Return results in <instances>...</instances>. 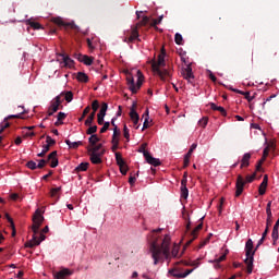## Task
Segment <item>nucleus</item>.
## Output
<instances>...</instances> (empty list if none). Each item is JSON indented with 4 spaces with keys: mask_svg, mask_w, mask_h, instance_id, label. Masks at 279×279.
Returning <instances> with one entry per match:
<instances>
[{
    "mask_svg": "<svg viewBox=\"0 0 279 279\" xmlns=\"http://www.w3.org/2000/svg\"><path fill=\"white\" fill-rule=\"evenodd\" d=\"M156 232H162V229L154 230L150 234L151 239L149 240V251L154 265L165 263V260H169L171 258V251L169 247V245H171V238L169 235H165L163 239H160Z\"/></svg>",
    "mask_w": 279,
    "mask_h": 279,
    "instance_id": "nucleus-1",
    "label": "nucleus"
},
{
    "mask_svg": "<svg viewBox=\"0 0 279 279\" xmlns=\"http://www.w3.org/2000/svg\"><path fill=\"white\" fill-rule=\"evenodd\" d=\"M99 141L100 138L97 134L90 135L88 138L90 146L87 147V154L92 165H101L104 162L101 158L106 155V148H104V144H97Z\"/></svg>",
    "mask_w": 279,
    "mask_h": 279,
    "instance_id": "nucleus-2",
    "label": "nucleus"
},
{
    "mask_svg": "<svg viewBox=\"0 0 279 279\" xmlns=\"http://www.w3.org/2000/svg\"><path fill=\"white\" fill-rule=\"evenodd\" d=\"M45 221V217L43 214H40V209H37L35 211V215L33 216V226L32 230L34 232L33 238L31 241L25 243V247H29L31 250L33 247H36V245H39L45 241L46 236L45 234L40 233L39 239H38V230H40V226H43V222Z\"/></svg>",
    "mask_w": 279,
    "mask_h": 279,
    "instance_id": "nucleus-3",
    "label": "nucleus"
},
{
    "mask_svg": "<svg viewBox=\"0 0 279 279\" xmlns=\"http://www.w3.org/2000/svg\"><path fill=\"white\" fill-rule=\"evenodd\" d=\"M167 56V50L165 47L161 48V52L158 56L157 61L154 59L150 61L151 70L160 77L162 82H169L171 80V71L167 69H160L167 65L165 57Z\"/></svg>",
    "mask_w": 279,
    "mask_h": 279,
    "instance_id": "nucleus-4",
    "label": "nucleus"
},
{
    "mask_svg": "<svg viewBox=\"0 0 279 279\" xmlns=\"http://www.w3.org/2000/svg\"><path fill=\"white\" fill-rule=\"evenodd\" d=\"M256 254V251H254V242L252 239H248L245 243V255L246 258L244 260L246 265V271L247 274H252L254 271V255Z\"/></svg>",
    "mask_w": 279,
    "mask_h": 279,
    "instance_id": "nucleus-5",
    "label": "nucleus"
},
{
    "mask_svg": "<svg viewBox=\"0 0 279 279\" xmlns=\"http://www.w3.org/2000/svg\"><path fill=\"white\" fill-rule=\"evenodd\" d=\"M126 84L129 89L133 95L138 93L140 88L143 86V72L141 70L137 71V82L134 83V76L131 73H126Z\"/></svg>",
    "mask_w": 279,
    "mask_h": 279,
    "instance_id": "nucleus-6",
    "label": "nucleus"
},
{
    "mask_svg": "<svg viewBox=\"0 0 279 279\" xmlns=\"http://www.w3.org/2000/svg\"><path fill=\"white\" fill-rule=\"evenodd\" d=\"M254 180H256V172L251 175H246V179H243V175L239 174L235 182V197H240L243 193L245 184H251V182H254Z\"/></svg>",
    "mask_w": 279,
    "mask_h": 279,
    "instance_id": "nucleus-7",
    "label": "nucleus"
},
{
    "mask_svg": "<svg viewBox=\"0 0 279 279\" xmlns=\"http://www.w3.org/2000/svg\"><path fill=\"white\" fill-rule=\"evenodd\" d=\"M147 23H149V17L144 15L142 21L132 27L131 34L129 37H125L124 43H134V40H141L138 39V27H145Z\"/></svg>",
    "mask_w": 279,
    "mask_h": 279,
    "instance_id": "nucleus-8",
    "label": "nucleus"
},
{
    "mask_svg": "<svg viewBox=\"0 0 279 279\" xmlns=\"http://www.w3.org/2000/svg\"><path fill=\"white\" fill-rule=\"evenodd\" d=\"M49 161H51L50 167L52 169H56V167H58V151L57 150H53L52 153H50L48 155L47 159H39L37 169H45V167L47 166V163Z\"/></svg>",
    "mask_w": 279,
    "mask_h": 279,
    "instance_id": "nucleus-9",
    "label": "nucleus"
},
{
    "mask_svg": "<svg viewBox=\"0 0 279 279\" xmlns=\"http://www.w3.org/2000/svg\"><path fill=\"white\" fill-rule=\"evenodd\" d=\"M146 148H147V144H142L141 147L138 148V153L143 154L148 165H151L153 167H160L161 165L160 159L154 158L151 154H149V151L146 150Z\"/></svg>",
    "mask_w": 279,
    "mask_h": 279,
    "instance_id": "nucleus-10",
    "label": "nucleus"
},
{
    "mask_svg": "<svg viewBox=\"0 0 279 279\" xmlns=\"http://www.w3.org/2000/svg\"><path fill=\"white\" fill-rule=\"evenodd\" d=\"M195 269H186L184 272H182V269L174 267L168 271L170 276L173 278H186V276H191Z\"/></svg>",
    "mask_w": 279,
    "mask_h": 279,
    "instance_id": "nucleus-11",
    "label": "nucleus"
},
{
    "mask_svg": "<svg viewBox=\"0 0 279 279\" xmlns=\"http://www.w3.org/2000/svg\"><path fill=\"white\" fill-rule=\"evenodd\" d=\"M62 101H64V99H62L61 96H56L51 100L50 109L52 110V112H58L59 110H62V108H64V106H62Z\"/></svg>",
    "mask_w": 279,
    "mask_h": 279,
    "instance_id": "nucleus-12",
    "label": "nucleus"
},
{
    "mask_svg": "<svg viewBox=\"0 0 279 279\" xmlns=\"http://www.w3.org/2000/svg\"><path fill=\"white\" fill-rule=\"evenodd\" d=\"M25 111H22L21 113L19 114H12V116H9L8 118L4 119V121L0 124V134H3V132L5 130H8V128H10V122H8V119H22L21 114H24Z\"/></svg>",
    "mask_w": 279,
    "mask_h": 279,
    "instance_id": "nucleus-13",
    "label": "nucleus"
},
{
    "mask_svg": "<svg viewBox=\"0 0 279 279\" xmlns=\"http://www.w3.org/2000/svg\"><path fill=\"white\" fill-rule=\"evenodd\" d=\"M182 76L184 77V80H186L189 82V84H193V82L195 80V75H193V68H191V65H187L183 70Z\"/></svg>",
    "mask_w": 279,
    "mask_h": 279,
    "instance_id": "nucleus-14",
    "label": "nucleus"
},
{
    "mask_svg": "<svg viewBox=\"0 0 279 279\" xmlns=\"http://www.w3.org/2000/svg\"><path fill=\"white\" fill-rule=\"evenodd\" d=\"M74 58H76V60H78V62H83V64H85L86 66H90L93 64V57H88L86 54H75Z\"/></svg>",
    "mask_w": 279,
    "mask_h": 279,
    "instance_id": "nucleus-15",
    "label": "nucleus"
},
{
    "mask_svg": "<svg viewBox=\"0 0 279 279\" xmlns=\"http://www.w3.org/2000/svg\"><path fill=\"white\" fill-rule=\"evenodd\" d=\"M69 276H73V270L69 268H62L61 270L54 274L56 279H64V278H69Z\"/></svg>",
    "mask_w": 279,
    "mask_h": 279,
    "instance_id": "nucleus-16",
    "label": "nucleus"
},
{
    "mask_svg": "<svg viewBox=\"0 0 279 279\" xmlns=\"http://www.w3.org/2000/svg\"><path fill=\"white\" fill-rule=\"evenodd\" d=\"M269 182V178L267 177V174L264 175V179L262 181V183L259 184L258 187V194L259 195H265V193H267V184Z\"/></svg>",
    "mask_w": 279,
    "mask_h": 279,
    "instance_id": "nucleus-17",
    "label": "nucleus"
},
{
    "mask_svg": "<svg viewBox=\"0 0 279 279\" xmlns=\"http://www.w3.org/2000/svg\"><path fill=\"white\" fill-rule=\"evenodd\" d=\"M204 228V222L197 225V227L191 232V239L186 242V245H191L197 239V232Z\"/></svg>",
    "mask_w": 279,
    "mask_h": 279,
    "instance_id": "nucleus-18",
    "label": "nucleus"
},
{
    "mask_svg": "<svg viewBox=\"0 0 279 279\" xmlns=\"http://www.w3.org/2000/svg\"><path fill=\"white\" fill-rule=\"evenodd\" d=\"M129 114H130L131 121H140L141 120L138 112H136V102H133Z\"/></svg>",
    "mask_w": 279,
    "mask_h": 279,
    "instance_id": "nucleus-19",
    "label": "nucleus"
},
{
    "mask_svg": "<svg viewBox=\"0 0 279 279\" xmlns=\"http://www.w3.org/2000/svg\"><path fill=\"white\" fill-rule=\"evenodd\" d=\"M252 158V154L245 153L241 160L240 169L247 167L250 165V159Z\"/></svg>",
    "mask_w": 279,
    "mask_h": 279,
    "instance_id": "nucleus-20",
    "label": "nucleus"
},
{
    "mask_svg": "<svg viewBox=\"0 0 279 279\" xmlns=\"http://www.w3.org/2000/svg\"><path fill=\"white\" fill-rule=\"evenodd\" d=\"M209 108L211 110H217L218 112H220V114H222V117H226L228 114V112L226 111V108L219 107L215 102H210Z\"/></svg>",
    "mask_w": 279,
    "mask_h": 279,
    "instance_id": "nucleus-21",
    "label": "nucleus"
},
{
    "mask_svg": "<svg viewBox=\"0 0 279 279\" xmlns=\"http://www.w3.org/2000/svg\"><path fill=\"white\" fill-rule=\"evenodd\" d=\"M177 265H184L185 267H199V262L198 260H194V262H189V260H180L177 262Z\"/></svg>",
    "mask_w": 279,
    "mask_h": 279,
    "instance_id": "nucleus-22",
    "label": "nucleus"
},
{
    "mask_svg": "<svg viewBox=\"0 0 279 279\" xmlns=\"http://www.w3.org/2000/svg\"><path fill=\"white\" fill-rule=\"evenodd\" d=\"M61 57L64 62V66H69V69H72L73 64H75V61H73V59H71L66 54H61Z\"/></svg>",
    "mask_w": 279,
    "mask_h": 279,
    "instance_id": "nucleus-23",
    "label": "nucleus"
},
{
    "mask_svg": "<svg viewBox=\"0 0 279 279\" xmlns=\"http://www.w3.org/2000/svg\"><path fill=\"white\" fill-rule=\"evenodd\" d=\"M76 80L78 82H82L83 84H88V76L84 72H77L76 74Z\"/></svg>",
    "mask_w": 279,
    "mask_h": 279,
    "instance_id": "nucleus-24",
    "label": "nucleus"
},
{
    "mask_svg": "<svg viewBox=\"0 0 279 279\" xmlns=\"http://www.w3.org/2000/svg\"><path fill=\"white\" fill-rule=\"evenodd\" d=\"M65 144L70 147V149H77L80 145H84L82 141L78 142H71L70 140H65Z\"/></svg>",
    "mask_w": 279,
    "mask_h": 279,
    "instance_id": "nucleus-25",
    "label": "nucleus"
},
{
    "mask_svg": "<svg viewBox=\"0 0 279 279\" xmlns=\"http://www.w3.org/2000/svg\"><path fill=\"white\" fill-rule=\"evenodd\" d=\"M59 96H61V98L64 97L68 104H71L73 101V92H62Z\"/></svg>",
    "mask_w": 279,
    "mask_h": 279,
    "instance_id": "nucleus-26",
    "label": "nucleus"
},
{
    "mask_svg": "<svg viewBox=\"0 0 279 279\" xmlns=\"http://www.w3.org/2000/svg\"><path fill=\"white\" fill-rule=\"evenodd\" d=\"M279 226L275 225L271 232V239L272 241H278L279 239V232H278Z\"/></svg>",
    "mask_w": 279,
    "mask_h": 279,
    "instance_id": "nucleus-27",
    "label": "nucleus"
},
{
    "mask_svg": "<svg viewBox=\"0 0 279 279\" xmlns=\"http://www.w3.org/2000/svg\"><path fill=\"white\" fill-rule=\"evenodd\" d=\"M146 116L145 121L143 123V129L142 130H147L149 128V110L146 109V112L144 113Z\"/></svg>",
    "mask_w": 279,
    "mask_h": 279,
    "instance_id": "nucleus-28",
    "label": "nucleus"
},
{
    "mask_svg": "<svg viewBox=\"0 0 279 279\" xmlns=\"http://www.w3.org/2000/svg\"><path fill=\"white\" fill-rule=\"evenodd\" d=\"M95 112H92L88 117H87V119L85 120V125L86 126H90V125H93V121H95Z\"/></svg>",
    "mask_w": 279,
    "mask_h": 279,
    "instance_id": "nucleus-29",
    "label": "nucleus"
},
{
    "mask_svg": "<svg viewBox=\"0 0 279 279\" xmlns=\"http://www.w3.org/2000/svg\"><path fill=\"white\" fill-rule=\"evenodd\" d=\"M119 136H121V131L119 130L118 126H116L113 129V135H112V141L111 142H114V141L119 142Z\"/></svg>",
    "mask_w": 279,
    "mask_h": 279,
    "instance_id": "nucleus-30",
    "label": "nucleus"
},
{
    "mask_svg": "<svg viewBox=\"0 0 279 279\" xmlns=\"http://www.w3.org/2000/svg\"><path fill=\"white\" fill-rule=\"evenodd\" d=\"M53 23L56 25H59V27H69V25H71V24L64 23V21H62V19H60V17L54 19Z\"/></svg>",
    "mask_w": 279,
    "mask_h": 279,
    "instance_id": "nucleus-31",
    "label": "nucleus"
},
{
    "mask_svg": "<svg viewBox=\"0 0 279 279\" xmlns=\"http://www.w3.org/2000/svg\"><path fill=\"white\" fill-rule=\"evenodd\" d=\"M266 215H267L266 227L271 228L274 223V215L271 213H268Z\"/></svg>",
    "mask_w": 279,
    "mask_h": 279,
    "instance_id": "nucleus-32",
    "label": "nucleus"
},
{
    "mask_svg": "<svg viewBox=\"0 0 279 279\" xmlns=\"http://www.w3.org/2000/svg\"><path fill=\"white\" fill-rule=\"evenodd\" d=\"M106 112H108V105L106 102H102L98 114H100L101 117H106Z\"/></svg>",
    "mask_w": 279,
    "mask_h": 279,
    "instance_id": "nucleus-33",
    "label": "nucleus"
},
{
    "mask_svg": "<svg viewBox=\"0 0 279 279\" xmlns=\"http://www.w3.org/2000/svg\"><path fill=\"white\" fill-rule=\"evenodd\" d=\"M28 25L33 29H43V25H40V23H38V22L29 21Z\"/></svg>",
    "mask_w": 279,
    "mask_h": 279,
    "instance_id": "nucleus-34",
    "label": "nucleus"
},
{
    "mask_svg": "<svg viewBox=\"0 0 279 279\" xmlns=\"http://www.w3.org/2000/svg\"><path fill=\"white\" fill-rule=\"evenodd\" d=\"M46 146L51 149L52 145H56V140L51 138V136L47 135L46 136Z\"/></svg>",
    "mask_w": 279,
    "mask_h": 279,
    "instance_id": "nucleus-35",
    "label": "nucleus"
},
{
    "mask_svg": "<svg viewBox=\"0 0 279 279\" xmlns=\"http://www.w3.org/2000/svg\"><path fill=\"white\" fill-rule=\"evenodd\" d=\"M49 149H51V148H49V146L44 145L41 153L37 154L38 158H45V156H47V153L49 151Z\"/></svg>",
    "mask_w": 279,
    "mask_h": 279,
    "instance_id": "nucleus-36",
    "label": "nucleus"
},
{
    "mask_svg": "<svg viewBox=\"0 0 279 279\" xmlns=\"http://www.w3.org/2000/svg\"><path fill=\"white\" fill-rule=\"evenodd\" d=\"M26 167L28 169H31L32 171H35V169H38V165L36 163V161L34 160H31L26 163Z\"/></svg>",
    "mask_w": 279,
    "mask_h": 279,
    "instance_id": "nucleus-37",
    "label": "nucleus"
},
{
    "mask_svg": "<svg viewBox=\"0 0 279 279\" xmlns=\"http://www.w3.org/2000/svg\"><path fill=\"white\" fill-rule=\"evenodd\" d=\"M88 112H90V106H87L84 110H83V114L81 118H78V122L82 123V121H84V119L86 118V114H88Z\"/></svg>",
    "mask_w": 279,
    "mask_h": 279,
    "instance_id": "nucleus-38",
    "label": "nucleus"
},
{
    "mask_svg": "<svg viewBox=\"0 0 279 279\" xmlns=\"http://www.w3.org/2000/svg\"><path fill=\"white\" fill-rule=\"evenodd\" d=\"M88 162H82L76 167V171H86L88 169Z\"/></svg>",
    "mask_w": 279,
    "mask_h": 279,
    "instance_id": "nucleus-39",
    "label": "nucleus"
},
{
    "mask_svg": "<svg viewBox=\"0 0 279 279\" xmlns=\"http://www.w3.org/2000/svg\"><path fill=\"white\" fill-rule=\"evenodd\" d=\"M183 38H182V35L180 34V33H177L175 35H174V43L177 44V45H183Z\"/></svg>",
    "mask_w": 279,
    "mask_h": 279,
    "instance_id": "nucleus-40",
    "label": "nucleus"
},
{
    "mask_svg": "<svg viewBox=\"0 0 279 279\" xmlns=\"http://www.w3.org/2000/svg\"><path fill=\"white\" fill-rule=\"evenodd\" d=\"M92 112H94V114H96L97 113V111L99 110V100H94L93 102H92Z\"/></svg>",
    "mask_w": 279,
    "mask_h": 279,
    "instance_id": "nucleus-41",
    "label": "nucleus"
},
{
    "mask_svg": "<svg viewBox=\"0 0 279 279\" xmlns=\"http://www.w3.org/2000/svg\"><path fill=\"white\" fill-rule=\"evenodd\" d=\"M180 253V246L179 245H174L172 251H171V256L173 258H178V254Z\"/></svg>",
    "mask_w": 279,
    "mask_h": 279,
    "instance_id": "nucleus-42",
    "label": "nucleus"
},
{
    "mask_svg": "<svg viewBox=\"0 0 279 279\" xmlns=\"http://www.w3.org/2000/svg\"><path fill=\"white\" fill-rule=\"evenodd\" d=\"M195 149H197V144L196 143L191 145V147H190V149H189V151L185 156H187V158H191V156H193V151H195Z\"/></svg>",
    "mask_w": 279,
    "mask_h": 279,
    "instance_id": "nucleus-43",
    "label": "nucleus"
},
{
    "mask_svg": "<svg viewBox=\"0 0 279 279\" xmlns=\"http://www.w3.org/2000/svg\"><path fill=\"white\" fill-rule=\"evenodd\" d=\"M181 197L183 199H187L189 198V187H181Z\"/></svg>",
    "mask_w": 279,
    "mask_h": 279,
    "instance_id": "nucleus-44",
    "label": "nucleus"
},
{
    "mask_svg": "<svg viewBox=\"0 0 279 279\" xmlns=\"http://www.w3.org/2000/svg\"><path fill=\"white\" fill-rule=\"evenodd\" d=\"M213 236V234H209L205 240H203L199 245H198V250H202V247H204L207 243L210 242V238Z\"/></svg>",
    "mask_w": 279,
    "mask_h": 279,
    "instance_id": "nucleus-45",
    "label": "nucleus"
},
{
    "mask_svg": "<svg viewBox=\"0 0 279 279\" xmlns=\"http://www.w3.org/2000/svg\"><path fill=\"white\" fill-rule=\"evenodd\" d=\"M60 191H62V187H61V186H59V187H52V189L50 190V195H51V197H56V196L58 195V193H60Z\"/></svg>",
    "mask_w": 279,
    "mask_h": 279,
    "instance_id": "nucleus-46",
    "label": "nucleus"
},
{
    "mask_svg": "<svg viewBox=\"0 0 279 279\" xmlns=\"http://www.w3.org/2000/svg\"><path fill=\"white\" fill-rule=\"evenodd\" d=\"M97 132V125H94V126H90L89 125V128L87 129V131H86V134H88V135H95V133Z\"/></svg>",
    "mask_w": 279,
    "mask_h": 279,
    "instance_id": "nucleus-47",
    "label": "nucleus"
},
{
    "mask_svg": "<svg viewBox=\"0 0 279 279\" xmlns=\"http://www.w3.org/2000/svg\"><path fill=\"white\" fill-rule=\"evenodd\" d=\"M198 125H201V128H206L208 125V117H204L202 120H199Z\"/></svg>",
    "mask_w": 279,
    "mask_h": 279,
    "instance_id": "nucleus-48",
    "label": "nucleus"
},
{
    "mask_svg": "<svg viewBox=\"0 0 279 279\" xmlns=\"http://www.w3.org/2000/svg\"><path fill=\"white\" fill-rule=\"evenodd\" d=\"M123 134H124V138H126V141L130 142V129H128V125L125 124L123 126Z\"/></svg>",
    "mask_w": 279,
    "mask_h": 279,
    "instance_id": "nucleus-49",
    "label": "nucleus"
},
{
    "mask_svg": "<svg viewBox=\"0 0 279 279\" xmlns=\"http://www.w3.org/2000/svg\"><path fill=\"white\" fill-rule=\"evenodd\" d=\"M102 128L100 129V134H105V132H108V129L110 128V122L102 123Z\"/></svg>",
    "mask_w": 279,
    "mask_h": 279,
    "instance_id": "nucleus-50",
    "label": "nucleus"
},
{
    "mask_svg": "<svg viewBox=\"0 0 279 279\" xmlns=\"http://www.w3.org/2000/svg\"><path fill=\"white\" fill-rule=\"evenodd\" d=\"M160 23H162V16H160L157 20H153L151 23H150V26L156 27L157 25H160Z\"/></svg>",
    "mask_w": 279,
    "mask_h": 279,
    "instance_id": "nucleus-51",
    "label": "nucleus"
},
{
    "mask_svg": "<svg viewBox=\"0 0 279 279\" xmlns=\"http://www.w3.org/2000/svg\"><path fill=\"white\" fill-rule=\"evenodd\" d=\"M119 169L122 175H128V165L124 163V166H120Z\"/></svg>",
    "mask_w": 279,
    "mask_h": 279,
    "instance_id": "nucleus-52",
    "label": "nucleus"
},
{
    "mask_svg": "<svg viewBox=\"0 0 279 279\" xmlns=\"http://www.w3.org/2000/svg\"><path fill=\"white\" fill-rule=\"evenodd\" d=\"M244 99H246L248 104H252V101H254V96H250V92H245Z\"/></svg>",
    "mask_w": 279,
    "mask_h": 279,
    "instance_id": "nucleus-53",
    "label": "nucleus"
},
{
    "mask_svg": "<svg viewBox=\"0 0 279 279\" xmlns=\"http://www.w3.org/2000/svg\"><path fill=\"white\" fill-rule=\"evenodd\" d=\"M64 119H66V113H64V112H59V113L57 114V120H58V121H64Z\"/></svg>",
    "mask_w": 279,
    "mask_h": 279,
    "instance_id": "nucleus-54",
    "label": "nucleus"
},
{
    "mask_svg": "<svg viewBox=\"0 0 279 279\" xmlns=\"http://www.w3.org/2000/svg\"><path fill=\"white\" fill-rule=\"evenodd\" d=\"M267 156H269V146H267L266 148H264L263 151V160H267Z\"/></svg>",
    "mask_w": 279,
    "mask_h": 279,
    "instance_id": "nucleus-55",
    "label": "nucleus"
},
{
    "mask_svg": "<svg viewBox=\"0 0 279 279\" xmlns=\"http://www.w3.org/2000/svg\"><path fill=\"white\" fill-rule=\"evenodd\" d=\"M226 256H227V253H225L223 255H221L220 257H218L217 259H215V263L217 265H219V263H223V260H226Z\"/></svg>",
    "mask_w": 279,
    "mask_h": 279,
    "instance_id": "nucleus-56",
    "label": "nucleus"
},
{
    "mask_svg": "<svg viewBox=\"0 0 279 279\" xmlns=\"http://www.w3.org/2000/svg\"><path fill=\"white\" fill-rule=\"evenodd\" d=\"M190 162H191V157L185 155L184 162H183L184 169H186V167H189Z\"/></svg>",
    "mask_w": 279,
    "mask_h": 279,
    "instance_id": "nucleus-57",
    "label": "nucleus"
},
{
    "mask_svg": "<svg viewBox=\"0 0 279 279\" xmlns=\"http://www.w3.org/2000/svg\"><path fill=\"white\" fill-rule=\"evenodd\" d=\"M111 143H112L111 150L117 151L119 149V141H114V142H111Z\"/></svg>",
    "mask_w": 279,
    "mask_h": 279,
    "instance_id": "nucleus-58",
    "label": "nucleus"
},
{
    "mask_svg": "<svg viewBox=\"0 0 279 279\" xmlns=\"http://www.w3.org/2000/svg\"><path fill=\"white\" fill-rule=\"evenodd\" d=\"M265 239L267 238L262 236V239L257 242V245L253 252H256V250H258V247H260L265 243Z\"/></svg>",
    "mask_w": 279,
    "mask_h": 279,
    "instance_id": "nucleus-59",
    "label": "nucleus"
},
{
    "mask_svg": "<svg viewBox=\"0 0 279 279\" xmlns=\"http://www.w3.org/2000/svg\"><path fill=\"white\" fill-rule=\"evenodd\" d=\"M106 116H101V114H97V121H98V125H104V118H105Z\"/></svg>",
    "mask_w": 279,
    "mask_h": 279,
    "instance_id": "nucleus-60",
    "label": "nucleus"
},
{
    "mask_svg": "<svg viewBox=\"0 0 279 279\" xmlns=\"http://www.w3.org/2000/svg\"><path fill=\"white\" fill-rule=\"evenodd\" d=\"M183 218L185 219V221H187L186 230H191V219L186 215H183Z\"/></svg>",
    "mask_w": 279,
    "mask_h": 279,
    "instance_id": "nucleus-61",
    "label": "nucleus"
},
{
    "mask_svg": "<svg viewBox=\"0 0 279 279\" xmlns=\"http://www.w3.org/2000/svg\"><path fill=\"white\" fill-rule=\"evenodd\" d=\"M263 162H265V160H263V157H262V159L256 165V171H260V169L263 167Z\"/></svg>",
    "mask_w": 279,
    "mask_h": 279,
    "instance_id": "nucleus-62",
    "label": "nucleus"
},
{
    "mask_svg": "<svg viewBox=\"0 0 279 279\" xmlns=\"http://www.w3.org/2000/svg\"><path fill=\"white\" fill-rule=\"evenodd\" d=\"M187 182L189 180L186 179V177H183V179L181 180V187H186Z\"/></svg>",
    "mask_w": 279,
    "mask_h": 279,
    "instance_id": "nucleus-63",
    "label": "nucleus"
},
{
    "mask_svg": "<svg viewBox=\"0 0 279 279\" xmlns=\"http://www.w3.org/2000/svg\"><path fill=\"white\" fill-rule=\"evenodd\" d=\"M269 213H271V201H269L266 206V214H269Z\"/></svg>",
    "mask_w": 279,
    "mask_h": 279,
    "instance_id": "nucleus-64",
    "label": "nucleus"
}]
</instances>
